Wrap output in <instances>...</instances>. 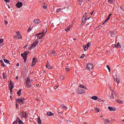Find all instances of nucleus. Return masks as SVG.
Wrapping results in <instances>:
<instances>
[{
    "instance_id": "6e6d98bb",
    "label": "nucleus",
    "mask_w": 124,
    "mask_h": 124,
    "mask_svg": "<svg viewBox=\"0 0 124 124\" xmlns=\"http://www.w3.org/2000/svg\"><path fill=\"white\" fill-rule=\"evenodd\" d=\"M19 65H20V64H19V63H17L16 64V66H19Z\"/></svg>"
},
{
    "instance_id": "e433bc0d",
    "label": "nucleus",
    "mask_w": 124,
    "mask_h": 124,
    "mask_svg": "<svg viewBox=\"0 0 124 124\" xmlns=\"http://www.w3.org/2000/svg\"><path fill=\"white\" fill-rule=\"evenodd\" d=\"M65 71H66V72H68V71H69V70H70V69H69L68 68H65Z\"/></svg>"
},
{
    "instance_id": "49530a36",
    "label": "nucleus",
    "mask_w": 124,
    "mask_h": 124,
    "mask_svg": "<svg viewBox=\"0 0 124 124\" xmlns=\"http://www.w3.org/2000/svg\"><path fill=\"white\" fill-rule=\"evenodd\" d=\"M4 1L5 2H9L10 1V0H4Z\"/></svg>"
},
{
    "instance_id": "dca6fc26",
    "label": "nucleus",
    "mask_w": 124,
    "mask_h": 124,
    "mask_svg": "<svg viewBox=\"0 0 124 124\" xmlns=\"http://www.w3.org/2000/svg\"><path fill=\"white\" fill-rule=\"evenodd\" d=\"M114 91H112L110 97V99H114Z\"/></svg>"
},
{
    "instance_id": "de8ad7c7",
    "label": "nucleus",
    "mask_w": 124,
    "mask_h": 124,
    "mask_svg": "<svg viewBox=\"0 0 124 124\" xmlns=\"http://www.w3.org/2000/svg\"><path fill=\"white\" fill-rule=\"evenodd\" d=\"M43 38V35H41L40 37H39V39H42Z\"/></svg>"
},
{
    "instance_id": "72a5a7b5",
    "label": "nucleus",
    "mask_w": 124,
    "mask_h": 124,
    "mask_svg": "<svg viewBox=\"0 0 124 124\" xmlns=\"http://www.w3.org/2000/svg\"><path fill=\"white\" fill-rule=\"evenodd\" d=\"M18 124H24V123L23 122V121H22V120H19V121H18Z\"/></svg>"
},
{
    "instance_id": "5701e85b",
    "label": "nucleus",
    "mask_w": 124,
    "mask_h": 124,
    "mask_svg": "<svg viewBox=\"0 0 124 124\" xmlns=\"http://www.w3.org/2000/svg\"><path fill=\"white\" fill-rule=\"evenodd\" d=\"M47 116H54V113L51 112H47Z\"/></svg>"
},
{
    "instance_id": "393cba45",
    "label": "nucleus",
    "mask_w": 124,
    "mask_h": 124,
    "mask_svg": "<svg viewBox=\"0 0 124 124\" xmlns=\"http://www.w3.org/2000/svg\"><path fill=\"white\" fill-rule=\"evenodd\" d=\"M63 9V8H58L56 10V13H59V12H60V11H62Z\"/></svg>"
},
{
    "instance_id": "f704fd0d",
    "label": "nucleus",
    "mask_w": 124,
    "mask_h": 124,
    "mask_svg": "<svg viewBox=\"0 0 124 124\" xmlns=\"http://www.w3.org/2000/svg\"><path fill=\"white\" fill-rule=\"evenodd\" d=\"M2 75H3V78H4V79H6L7 77H6V76L4 74V73L2 74Z\"/></svg>"
},
{
    "instance_id": "bb28decb",
    "label": "nucleus",
    "mask_w": 124,
    "mask_h": 124,
    "mask_svg": "<svg viewBox=\"0 0 124 124\" xmlns=\"http://www.w3.org/2000/svg\"><path fill=\"white\" fill-rule=\"evenodd\" d=\"M117 102H118V103L123 104V101L122 100H121L120 99H119L117 100Z\"/></svg>"
},
{
    "instance_id": "a878e982",
    "label": "nucleus",
    "mask_w": 124,
    "mask_h": 124,
    "mask_svg": "<svg viewBox=\"0 0 124 124\" xmlns=\"http://www.w3.org/2000/svg\"><path fill=\"white\" fill-rule=\"evenodd\" d=\"M38 124H42V123H41V120L40 119V117H38Z\"/></svg>"
},
{
    "instance_id": "6e6552de",
    "label": "nucleus",
    "mask_w": 124,
    "mask_h": 124,
    "mask_svg": "<svg viewBox=\"0 0 124 124\" xmlns=\"http://www.w3.org/2000/svg\"><path fill=\"white\" fill-rule=\"evenodd\" d=\"M37 44H38V41L37 40L35 41L31 45V48H35Z\"/></svg>"
},
{
    "instance_id": "20e7f679",
    "label": "nucleus",
    "mask_w": 124,
    "mask_h": 124,
    "mask_svg": "<svg viewBox=\"0 0 124 124\" xmlns=\"http://www.w3.org/2000/svg\"><path fill=\"white\" fill-rule=\"evenodd\" d=\"M90 20H93V17H92V16L87 17V16H83L82 17V22L84 23L86 22L87 20L90 21Z\"/></svg>"
},
{
    "instance_id": "4468645a",
    "label": "nucleus",
    "mask_w": 124,
    "mask_h": 124,
    "mask_svg": "<svg viewBox=\"0 0 124 124\" xmlns=\"http://www.w3.org/2000/svg\"><path fill=\"white\" fill-rule=\"evenodd\" d=\"M108 109L109 111H116L117 110L116 108H112L111 107H108Z\"/></svg>"
},
{
    "instance_id": "2f4dec72",
    "label": "nucleus",
    "mask_w": 124,
    "mask_h": 124,
    "mask_svg": "<svg viewBox=\"0 0 124 124\" xmlns=\"http://www.w3.org/2000/svg\"><path fill=\"white\" fill-rule=\"evenodd\" d=\"M66 31L68 32L69 31H70V27H68L66 30H65Z\"/></svg>"
},
{
    "instance_id": "c9c22d12",
    "label": "nucleus",
    "mask_w": 124,
    "mask_h": 124,
    "mask_svg": "<svg viewBox=\"0 0 124 124\" xmlns=\"http://www.w3.org/2000/svg\"><path fill=\"white\" fill-rule=\"evenodd\" d=\"M84 58H85V54H82L80 59H84Z\"/></svg>"
},
{
    "instance_id": "864d4df0",
    "label": "nucleus",
    "mask_w": 124,
    "mask_h": 124,
    "mask_svg": "<svg viewBox=\"0 0 124 124\" xmlns=\"http://www.w3.org/2000/svg\"><path fill=\"white\" fill-rule=\"evenodd\" d=\"M16 108H18V103H16Z\"/></svg>"
},
{
    "instance_id": "a211bd4d",
    "label": "nucleus",
    "mask_w": 124,
    "mask_h": 124,
    "mask_svg": "<svg viewBox=\"0 0 124 124\" xmlns=\"http://www.w3.org/2000/svg\"><path fill=\"white\" fill-rule=\"evenodd\" d=\"M46 66V68H48V69H51V68H52V67H51V65H50V63H49L48 62Z\"/></svg>"
},
{
    "instance_id": "603ef678",
    "label": "nucleus",
    "mask_w": 124,
    "mask_h": 124,
    "mask_svg": "<svg viewBox=\"0 0 124 124\" xmlns=\"http://www.w3.org/2000/svg\"><path fill=\"white\" fill-rule=\"evenodd\" d=\"M41 34H42V33H38V34L36 35V36H37V35H41Z\"/></svg>"
},
{
    "instance_id": "69168bd1",
    "label": "nucleus",
    "mask_w": 124,
    "mask_h": 124,
    "mask_svg": "<svg viewBox=\"0 0 124 124\" xmlns=\"http://www.w3.org/2000/svg\"><path fill=\"white\" fill-rule=\"evenodd\" d=\"M59 114H62V112H59Z\"/></svg>"
},
{
    "instance_id": "13d9d810",
    "label": "nucleus",
    "mask_w": 124,
    "mask_h": 124,
    "mask_svg": "<svg viewBox=\"0 0 124 124\" xmlns=\"http://www.w3.org/2000/svg\"><path fill=\"white\" fill-rule=\"evenodd\" d=\"M84 16H87V13H85Z\"/></svg>"
},
{
    "instance_id": "39448f33",
    "label": "nucleus",
    "mask_w": 124,
    "mask_h": 124,
    "mask_svg": "<svg viewBox=\"0 0 124 124\" xmlns=\"http://www.w3.org/2000/svg\"><path fill=\"white\" fill-rule=\"evenodd\" d=\"M93 65L92 63H89L87 65V67L86 68V70H91V69H93Z\"/></svg>"
},
{
    "instance_id": "37998d69",
    "label": "nucleus",
    "mask_w": 124,
    "mask_h": 124,
    "mask_svg": "<svg viewBox=\"0 0 124 124\" xmlns=\"http://www.w3.org/2000/svg\"><path fill=\"white\" fill-rule=\"evenodd\" d=\"M60 79L61 80H63V79H64V77L63 76L60 77Z\"/></svg>"
},
{
    "instance_id": "a19ab883",
    "label": "nucleus",
    "mask_w": 124,
    "mask_h": 124,
    "mask_svg": "<svg viewBox=\"0 0 124 124\" xmlns=\"http://www.w3.org/2000/svg\"><path fill=\"white\" fill-rule=\"evenodd\" d=\"M19 120H21V119H20V118L17 117L16 121L19 122Z\"/></svg>"
},
{
    "instance_id": "1a4fd4ad",
    "label": "nucleus",
    "mask_w": 124,
    "mask_h": 124,
    "mask_svg": "<svg viewBox=\"0 0 124 124\" xmlns=\"http://www.w3.org/2000/svg\"><path fill=\"white\" fill-rule=\"evenodd\" d=\"M16 7H18V8H20V7H22V6H23V3L21 2H18L16 4Z\"/></svg>"
},
{
    "instance_id": "9d476101",
    "label": "nucleus",
    "mask_w": 124,
    "mask_h": 124,
    "mask_svg": "<svg viewBox=\"0 0 124 124\" xmlns=\"http://www.w3.org/2000/svg\"><path fill=\"white\" fill-rule=\"evenodd\" d=\"M78 93L80 94H82V93H85V90L79 88L78 89Z\"/></svg>"
},
{
    "instance_id": "338daca9",
    "label": "nucleus",
    "mask_w": 124,
    "mask_h": 124,
    "mask_svg": "<svg viewBox=\"0 0 124 124\" xmlns=\"http://www.w3.org/2000/svg\"><path fill=\"white\" fill-rule=\"evenodd\" d=\"M100 117V118H102V115H101Z\"/></svg>"
},
{
    "instance_id": "8fccbe9b",
    "label": "nucleus",
    "mask_w": 124,
    "mask_h": 124,
    "mask_svg": "<svg viewBox=\"0 0 124 124\" xmlns=\"http://www.w3.org/2000/svg\"><path fill=\"white\" fill-rule=\"evenodd\" d=\"M4 22H5V25H7V24H8V22H7V21H6V20H4Z\"/></svg>"
},
{
    "instance_id": "9b49d317",
    "label": "nucleus",
    "mask_w": 124,
    "mask_h": 124,
    "mask_svg": "<svg viewBox=\"0 0 124 124\" xmlns=\"http://www.w3.org/2000/svg\"><path fill=\"white\" fill-rule=\"evenodd\" d=\"M22 114L23 117L25 118V119H27L28 118V117H29L28 116V114H27V113H26V112H25V111H22Z\"/></svg>"
},
{
    "instance_id": "f8f14e48",
    "label": "nucleus",
    "mask_w": 124,
    "mask_h": 124,
    "mask_svg": "<svg viewBox=\"0 0 124 124\" xmlns=\"http://www.w3.org/2000/svg\"><path fill=\"white\" fill-rule=\"evenodd\" d=\"M33 23L35 24V25H37L38 24H40L41 21L39 19H35L34 20Z\"/></svg>"
},
{
    "instance_id": "bf43d9fd",
    "label": "nucleus",
    "mask_w": 124,
    "mask_h": 124,
    "mask_svg": "<svg viewBox=\"0 0 124 124\" xmlns=\"http://www.w3.org/2000/svg\"><path fill=\"white\" fill-rule=\"evenodd\" d=\"M16 79L17 80H18V79H19V78H18V77H16Z\"/></svg>"
},
{
    "instance_id": "3c124183",
    "label": "nucleus",
    "mask_w": 124,
    "mask_h": 124,
    "mask_svg": "<svg viewBox=\"0 0 124 124\" xmlns=\"http://www.w3.org/2000/svg\"><path fill=\"white\" fill-rule=\"evenodd\" d=\"M18 124V122H17V121H14V122H13V124Z\"/></svg>"
},
{
    "instance_id": "052dcab7",
    "label": "nucleus",
    "mask_w": 124,
    "mask_h": 124,
    "mask_svg": "<svg viewBox=\"0 0 124 124\" xmlns=\"http://www.w3.org/2000/svg\"><path fill=\"white\" fill-rule=\"evenodd\" d=\"M111 15H112V14H108V16H111Z\"/></svg>"
},
{
    "instance_id": "774afa93",
    "label": "nucleus",
    "mask_w": 124,
    "mask_h": 124,
    "mask_svg": "<svg viewBox=\"0 0 124 124\" xmlns=\"http://www.w3.org/2000/svg\"><path fill=\"white\" fill-rule=\"evenodd\" d=\"M122 122H124V119L122 120Z\"/></svg>"
},
{
    "instance_id": "c85d7f7f",
    "label": "nucleus",
    "mask_w": 124,
    "mask_h": 124,
    "mask_svg": "<svg viewBox=\"0 0 124 124\" xmlns=\"http://www.w3.org/2000/svg\"><path fill=\"white\" fill-rule=\"evenodd\" d=\"M79 88H81L82 89H85V90H86L87 87H85V86L83 85H79Z\"/></svg>"
},
{
    "instance_id": "0eeeda50",
    "label": "nucleus",
    "mask_w": 124,
    "mask_h": 124,
    "mask_svg": "<svg viewBox=\"0 0 124 124\" xmlns=\"http://www.w3.org/2000/svg\"><path fill=\"white\" fill-rule=\"evenodd\" d=\"M90 46H91V44L90 43H88V44L86 46L83 45V47L84 50H85V51H87V50H88V49H89V47Z\"/></svg>"
},
{
    "instance_id": "680f3d73",
    "label": "nucleus",
    "mask_w": 124,
    "mask_h": 124,
    "mask_svg": "<svg viewBox=\"0 0 124 124\" xmlns=\"http://www.w3.org/2000/svg\"><path fill=\"white\" fill-rule=\"evenodd\" d=\"M99 101H102V100L99 99Z\"/></svg>"
},
{
    "instance_id": "58836bf2",
    "label": "nucleus",
    "mask_w": 124,
    "mask_h": 124,
    "mask_svg": "<svg viewBox=\"0 0 124 124\" xmlns=\"http://www.w3.org/2000/svg\"><path fill=\"white\" fill-rule=\"evenodd\" d=\"M62 108L64 109L65 110H67V108L64 106H62Z\"/></svg>"
},
{
    "instance_id": "a18cd8bd",
    "label": "nucleus",
    "mask_w": 124,
    "mask_h": 124,
    "mask_svg": "<svg viewBox=\"0 0 124 124\" xmlns=\"http://www.w3.org/2000/svg\"><path fill=\"white\" fill-rule=\"evenodd\" d=\"M31 31V27H30V28L28 29L27 31L30 32V31Z\"/></svg>"
},
{
    "instance_id": "4be33fe9",
    "label": "nucleus",
    "mask_w": 124,
    "mask_h": 124,
    "mask_svg": "<svg viewBox=\"0 0 124 124\" xmlns=\"http://www.w3.org/2000/svg\"><path fill=\"white\" fill-rule=\"evenodd\" d=\"M98 99V97L96 96H93L92 97V99H93V100H97Z\"/></svg>"
},
{
    "instance_id": "c756f323",
    "label": "nucleus",
    "mask_w": 124,
    "mask_h": 124,
    "mask_svg": "<svg viewBox=\"0 0 124 124\" xmlns=\"http://www.w3.org/2000/svg\"><path fill=\"white\" fill-rule=\"evenodd\" d=\"M109 19H110V16L108 17V18L106 19L105 22L103 23L102 25H104V24H105V23H106V22H107Z\"/></svg>"
},
{
    "instance_id": "2eb2a0df",
    "label": "nucleus",
    "mask_w": 124,
    "mask_h": 124,
    "mask_svg": "<svg viewBox=\"0 0 124 124\" xmlns=\"http://www.w3.org/2000/svg\"><path fill=\"white\" fill-rule=\"evenodd\" d=\"M113 47L115 48H119V47H120V48H121L122 46L120 44V43H118L117 45H113Z\"/></svg>"
},
{
    "instance_id": "ea45409f",
    "label": "nucleus",
    "mask_w": 124,
    "mask_h": 124,
    "mask_svg": "<svg viewBox=\"0 0 124 124\" xmlns=\"http://www.w3.org/2000/svg\"><path fill=\"white\" fill-rule=\"evenodd\" d=\"M52 54H53V55H54V56H55V55H56V51H55V50H52Z\"/></svg>"
},
{
    "instance_id": "f257e3e1",
    "label": "nucleus",
    "mask_w": 124,
    "mask_h": 124,
    "mask_svg": "<svg viewBox=\"0 0 124 124\" xmlns=\"http://www.w3.org/2000/svg\"><path fill=\"white\" fill-rule=\"evenodd\" d=\"M29 52L28 51H25L23 53L21 54V57L23 58V59L24 60V62H27V57H28V55H29Z\"/></svg>"
},
{
    "instance_id": "e2e57ef3",
    "label": "nucleus",
    "mask_w": 124,
    "mask_h": 124,
    "mask_svg": "<svg viewBox=\"0 0 124 124\" xmlns=\"http://www.w3.org/2000/svg\"><path fill=\"white\" fill-rule=\"evenodd\" d=\"M36 100H39V99H38V98H36Z\"/></svg>"
},
{
    "instance_id": "79ce46f5",
    "label": "nucleus",
    "mask_w": 124,
    "mask_h": 124,
    "mask_svg": "<svg viewBox=\"0 0 124 124\" xmlns=\"http://www.w3.org/2000/svg\"><path fill=\"white\" fill-rule=\"evenodd\" d=\"M79 4H82V2L83 1V0H78Z\"/></svg>"
},
{
    "instance_id": "ddd939ff",
    "label": "nucleus",
    "mask_w": 124,
    "mask_h": 124,
    "mask_svg": "<svg viewBox=\"0 0 124 124\" xmlns=\"http://www.w3.org/2000/svg\"><path fill=\"white\" fill-rule=\"evenodd\" d=\"M36 62H37V59H36V58H33L32 62V66H33V65H34V64H35V63H36Z\"/></svg>"
},
{
    "instance_id": "6ab92c4d",
    "label": "nucleus",
    "mask_w": 124,
    "mask_h": 124,
    "mask_svg": "<svg viewBox=\"0 0 124 124\" xmlns=\"http://www.w3.org/2000/svg\"><path fill=\"white\" fill-rule=\"evenodd\" d=\"M109 3L114 4V3H115V0H108L107 4H109Z\"/></svg>"
},
{
    "instance_id": "09e8293b",
    "label": "nucleus",
    "mask_w": 124,
    "mask_h": 124,
    "mask_svg": "<svg viewBox=\"0 0 124 124\" xmlns=\"http://www.w3.org/2000/svg\"><path fill=\"white\" fill-rule=\"evenodd\" d=\"M43 8L45 9V10H46V9H47V6L44 5V6H43Z\"/></svg>"
},
{
    "instance_id": "423d86ee",
    "label": "nucleus",
    "mask_w": 124,
    "mask_h": 124,
    "mask_svg": "<svg viewBox=\"0 0 124 124\" xmlns=\"http://www.w3.org/2000/svg\"><path fill=\"white\" fill-rule=\"evenodd\" d=\"M16 103L18 102V103H19V104H20V105H21V104H24V99L23 98L16 99Z\"/></svg>"
},
{
    "instance_id": "4c0bfd02",
    "label": "nucleus",
    "mask_w": 124,
    "mask_h": 124,
    "mask_svg": "<svg viewBox=\"0 0 124 124\" xmlns=\"http://www.w3.org/2000/svg\"><path fill=\"white\" fill-rule=\"evenodd\" d=\"M95 109L97 113H98V112H99V109H98V108H95Z\"/></svg>"
},
{
    "instance_id": "412c9836",
    "label": "nucleus",
    "mask_w": 124,
    "mask_h": 124,
    "mask_svg": "<svg viewBox=\"0 0 124 124\" xmlns=\"http://www.w3.org/2000/svg\"><path fill=\"white\" fill-rule=\"evenodd\" d=\"M10 87V90L12 91L13 90V88H14V85L12 84V83H11L9 85Z\"/></svg>"
},
{
    "instance_id": "473e14b6",
    "label": "nucleus",
    "mask_w": 124,
    "mask_h": 124,
    "mask_svg": "<svg viewBox=\"0 0 124 124\" xmlns=\"http://www.w3.org/2000/svg\"><path fill=\"white\" fill-rule=\"evenodd\" d=\"M107 67L108 69L109 72H110V70H111V68H110V66L108 65H107Z\"/></svg>"
},
{
    "instance_id": "aec40b11",
    "label": "nucleus",
    "mask_w": 124,
    "mask_h": 124,
    "mask_svg": "<svg viewBox=\"0 0 124 124\" xmlns=\"http://www.w3.org/2000/svg\"><path fill=\"white\" fill-rule=\"evenodd\" d=\"M104 124H110V120H109V119H105Z\"/></svg>"
},
{
    "instance_id": "4d7b16f0",
    "label": "nucleus",
    "mask_w": 124,
    "mask_h": 124,
    "mask_svg": "<svg viewBox=\"0 0 124 124\" xmlns=\"http://www.w3.org/2000/svg\"><path fill=\"white\" fill-rule=\"evenodd\" d=\"M93 12L90 13V15L91 16H93Z\"/></svg>"
},
{
    "instance_id": "c03bdc74",
    "label": "nucleus",
    "mask_w": 124,
    "mask_h": 124,
    "mask_svg": "<svg viewBox=\"0 0 124 124\" xmlns=\"http://www.w3.org/2000/svg\"><path fill=\"white\" fill-rule=\"evenodd\" d=\"M3 42V39H0V43H2Z\"/></svg>"
},
{
    "instance_id": "cd10ccee",
    "label": "nucleus",
    "mask_w": 124,
    "mask_h": 124,
    "mask_svg": "<svg viewBox=\"0 0 124 124\" xmlns=\"http://www.w3.org/2000/svg\"><path fill=\"white\" fill-rule=\"evenodd\" d=\"M21 92H22V89H19V91L17 92V94H18L19 96L21 95V93H20Z\"/></svg>"
},
{
    "instance_id": "7c9ffc66",
    "label": "nucleus",
    "mask_w": 124,
    "mask_h": 124,
    "mask_svg": "<svg viewBox=\"0 0 124 124\" xmlns=\"http://www.w3.org/2000/svg\"><path fill=\"white\" fill-rule=\"evenodd\" d=\"M4 62L6 63H9V61L7 60V59H4Z\"/></svg>"
},
{
    "instance_id": "f03ea898",
    "label": "nucleus",
    "mask_w": 124,
    "mask_h": 124,
    "mask_svg": "<svg viewBox=\"0 0 124 124\" xmlns=\"http://www.w3.org/2000/svg\"><path fill=\"white\" fill-rule=\"evenodd\" d=\"M31 81H32V79L31 80V78H28L26 80V87H28V88H31Z\"/></svg>"
},
{
    "instance_id": "b1692460",
    "label": "nucleus",
    "mask_w": 124,
    "mask_h": 124,
    "mask_svg": "<svg viewBox=\"0 0 124 124\" xmlns=\"http://www.w3.org/2000/svg\"><path fill=\"white\" fill-rule=\"evenodd\" d=\"M0 62H1V65L3 67H4V66H5V65L4 64V63L3 62V61H2V60H0Z\"/></svg>"
},
{
    "instance_id": "5fc2aeb1",
    "label": "nucleus",
    "mask_w": 124,
    "mask_h": 124,
    "mask_svg": "<svg viewBox=\"0 0 124 124\" xmlns=\"http://www.w3.org/2000/svg\"><path fill=\"white\" fill-rule=\"evenodd\" d=\"M120 8L122 9V10L123 11L124 9V8H123V7L121 6Z\"/></svg>"
},
{
    "instance_id": "0e129e2a",
    "label": "nucleus",
    "mask_w": 124,
    "mask_h": 124,
    "mask_svg": "<svg viewBox=\"0 0 124 124\" xmlns=\"http://www.w3.org/2000/svg\"><path fill=\"white\" fill-rule=\"evenodd\" d=\"M39 84H37V87H39Z\"/></svg>"
},
{
    "instance_id": "7ed1b4c3",
    "label": "nucleus",
    "mask_w": 124,
    "mask_h": 124,
    "mask_svg": "<svg viewBox=\"0 0 124 124\" xmlns=\"http://www.w3.org/2000/svg\"><path fill=\"white\" fill-rule=\"evenodd\" d=\"M15 39H22V35L20 34L19 31H17L16 34L14 36Z\"/></svg>"
},
{
    "instance_id": "f3484780",
    "label": "nucleus",
    "mask_w": 124,
    "mask_h": 124,
    "mask_svg": "<svg viewBox=\"0 0 124 124\" xmlns=\"http://www.w3.org/2000/svg\"><path fill=\"white\" fill-rule=\"evenodd\" d=\"M114 80L115 82H116V83H119V82H120V78H119V77H116L114 78Z\"/></svg>"
}]
</instances>
